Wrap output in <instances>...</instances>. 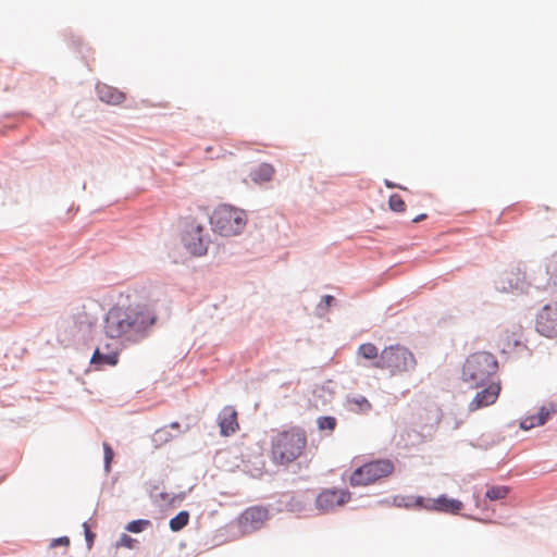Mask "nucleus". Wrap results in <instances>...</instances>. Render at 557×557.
I'll return each instance as SVG.
<instances>
[{"label": "nucleus", "mask_w": 557, "mask_h": 557, "mask_svg": "<svg viewBox=\"0 0 557 557\" xmlns=\"http://www.w3.org/2000/svg\"><path fill=\"white\" fill-rule=\"evenodd\" d=\"M157 320L148 306H114L106 314L103 331L113 339L138 343L144 339Z\"/></svg>", "instance_id": "f257e3e1"}, {"label": "nucleus", "mask_w": 557, "mask_h": 557, "mask_svg": "<svg viewBox=\"0 0 557 557\" xmlns=\"http://www.w3.org/2000/svg\"><path fill=\"white\" fill-rule=\"evenodd\" d=\"M307 445L306 431L299 426L273 430L270 437L269 458L275 466L288 467L305 454Z\"/></svg>", "instance_id": "f03ea898"}, {"label": "nucleus", "mask_w": 557, "mask_h": 557, "mask_svg": "<svg viewBox=\"0 0 557 557\" xmlns=\"http://www.w3.org/2000/svg\"><path fill=\"white\" fill-rule=\"evenodd\" d=\"M498 370V362L494 355L487 351L471 354L462 367L461 379L471 388L485 384Z\"/></svg>", "instance_id": "7ed1b4c3"}, {"label": "nucleus", "mask_w": 557, "mask_h": 557, "mask_svg": "<svg viewBox=\"0 0 557 557\" xmlns=\"http://www.w3.org/2000/svg\"><path fill=\"white\" fill-rule=\"evenodd\" d=\"M212 230L222 236L238 235L247 223L245 211L230 205L219 206L210 216Z\"/></svg>", "instance_id": "20e7f679"}, {"label": "nucleus", "mask_w": 557, "mask_h": 557, "mask_svg": "<svg viewBox=\"0 0 557 557\" xmlns=\"http://www.w3.org/2000/svg\"><path fill=\"white\" fill-rule=\"evenodd\" d=\"M416 363L414 356L410 350L395 345L385 347L372 366L376 369L387 370L391 375H397L412 370Z\"/></svg>", "instance_id": "39448f33"}, {"label": "nucleus", "mask_w": 557, "mask_h": 557, "mask_svg": "<svg viewBox=\"0 0 557 557\" xmlns=\"http://www.w3.org/2000/svg\"><path fill=\"white\" fill-rule=\"evenodd\" d=\"M395 466L389 459H376L355 469L349 476L352 487L368 486L393 474Z\"/></svg>", "instance_id": "423d86ee"}, {"label": "nucleus", "mask_w": 557, "mask_h": 557, "mask_svg": "<svg viewBox=\"0 0 557 557\" xmlns=\"http://www.w3.org/2000/svg\"><path fill=\"white\" fill-rule=\"evenodd\" d=\"M394 503L397 506L406 508L419 507L429 511H438L445 513H458L462 509V503L458 499L447 498L441 495L436 498L417 497H395Z\"/></svg>", "instance_id": "0eeeda50"}, {"label": "nucleus", "mask_w": 557, "mask_h": 557, "mask_svg": "<svg viewBox=\"0 0 557 557\" xmlns=\"http://www.w3.org/2000/svg\"><path fill=\"white\" fill-rule=\"evenodd\" d=\"M270 519V511L264 506H250L237 518V525L243 534H251L262 529Z\"/></svg>", "instance_id": "6e6552de"}, {"label": "nucleus", "mask_w": 557, "mask_h": 557, "mask_svg": "<svg viewBox=\"0 0 557 557\" xmlns=\"http://www.w3.org/2000/svg\"><path fill=\"white\" fill-rule=\"evenodd\" d=\"M350 492L347 490H325L317 497V507L324 511H330L336 507L343 506L350 499Z\"/></svg>", "instance_id": "1a4fd4ad"}, {"label": "nucleus", "mask_w": 557, "mask_h": 557, "mask_svg": "<svg viewBox=\"0 0 557 557\" xmlns=\"http://www.w3.org/2000/svg\"><path fill=\"white\" fill-rule=\"evenodd\" d=\"M536 330L546 337L557 336V306H545L536 319Z\"/></svg>", "instance_id": "9d476101"}, {"label": "nucleus", "mask_w": 557, "mask_h": 557, "mask_svg": "<svg viewBox=\"0 0 557 557\" xmlns=\"http://www.w3.org/2000/svg\"><path fill=\"white\" fill-rule=\"evenodd\" d=\"M500 389L499 383L488 384L485 388L475 394L473 399L469 403V410L475 411L495 404L499 397Z\"/></svg>", "instance_id": "9b49d317"}, {"label": "nucleus", "mask_w": 557, "mask_h": 557, "mask_svg": "<svg viewBox=\"0 0 557 557\" xmlns=\"http://www.w3.org/2000/svg\"><path fill=\"white\" fill-rule=\"evenodd\" d=\"M219 425L221 434L224 436H230L239 429L237 411L234 407L225 406L222 409L219 416Z\"/></svg>", "instance_id": "f8f14e48"}, {"label": "nucleus", "mask_w": 557, "mask_h": 557, "mask_svg": "<svg viewBox=\"0 0 557 557\" xmlns=\"http://www.w3.org/2000/svg\"><path fill=\"white\" fill-rule=\"evenodd\" d=\"M522 346V327L513 325L512 330H505L499 335V347L503 352H510Z\"/></svg>", "instance_id": "ddd939ff"}, {"label": "nucleus", "mask_w": 557, "mask_h": 557, "mask_svg": "<svg viewBox=\"0 0 557 557\" xmlns=\"http://www.w3.org/2000/svg\"><path fill=\"white\" fill-rule=\"evenodd\" d=\"M189 233L194 235L191 240L188 242V247L194 255L201 256L206 253L207 247L202 240L201 234L203 232V224L191 221L189 224Z\"/></svg>", "instance_id": "4468645a"}, {"label": "nucleus", "mask_w": 557, "mask_h": 557, "mask_svg": "<svg viewBox=\"0 0 557 557\" xmlns=\"http://www.w3.org/2000/svg\"><path fill=\"white\" fill-rule=\"evenodd\" d=\"M97 92L101 101L109 104H120L124 101L125 95L109 85H98Z\"/></svg>", "instance_id": "2eb2a0df"}, {"label": "nucleus", "mask_w": 557, "mask_h": 557, "mask_svg": "<svg viewBox=\"0 0 557 557\" xmlns=\"http://www.w3.org/2000/svg\"><path fill=\"white\" fill-rule=\"evenodd\" d=\"M91 363L95 364L97 368H102L106 366L113 367L119 361V354L117 351L111 350L108 352H102L99 348H97L94 351V355L91 357Z\"/></svg>", "instance_id": "dca6fc26"}, {"label": "nucleus", "mask_w": 557, "mask_h": 557, "mask_svg": "<svg viewBox=\"0 0 557 557\" xmlns=\"http://www.w3.org/2000/svg\"><path fill=\"white\" fill-rule=\"evenodd\" d=\"M274 168L269 163H262L250 173V177L255 183H265L272 180Z\"/></svg>", "instance_id": "f3484780"}, {"label": "nucleus", "mask_w": 557, "mask_h": 557, "mask_svg": "<svg viewBox=\"0 0 557 557\" xmlns=\"http://www.w3.org/2000/svg\"><path fill=\"white\" fill-rule=\"evenodd\" d=\"M349 409L356 413L368 412L372 409L371 403L364 396H355L347 399Z\"/></svg>", "instance_id": "a211bd4d"}, {"label": "nucleus", "mask_w": 557, "mask_h": 557, "mask_svg": "<svg viewBox=\"0 0 557 557\" xmlns=\"http://www.w3.org/2000/svg\"><path fill=\"white\" fill-rule=\"evenodd\" d=\"M358 355L368 360H377L380 358L377 347L372 343H364L358 347Z\"/></svg>", "instance_id": "6ab92c4d"}, {"label": "nucleus", "mask_w": 557, "mask_h": 557, "mask_svg": "<svg viewBox=\"0 0 557 557\" xmlns=\"http://www.w3.org/2000/svg\"><path fill=\"white\" fill-rule=\"evenodd\" d=\"M189 513L187 511H180L174 518L170 520V529L173 532H178L188 524Z\"/></svg>", "instance_id": "aec40b11"}, {"label": "nucleus", "mask_w": 557, "mask_h": 557, "mask_svg": "<svg viewBox=\"0 0 557 557\" xmlns=\"http://www.w3.org/2000/svg\"><path fill=\"white\" fill-rule=\"evenodd\" d=\"M554 413H557V403H550L547 406H543L537 412L536 423H539V425H543Z\"/></svg>", "instance_id": "412c9836"}, {"label": "nucleus", "mask_w": 557, "mask_h": 557, "mask_svg": "<svg viewBox=\"0 0 557 557\" xmlns=\"http://www.w3.org/2000/svg\"><path fill=\"white\" fill-rule=\"evenodd\" d=\"M509 493V488L507 486H490L486 490L485 496L490 500H498L505 498Z\"/></svg>", "instance_id": "4be33fe9"}, {"label": "nucleus", "mask_w": 557, "mask_h": 557, "mask_svg": "<svg viewBox=\"0 0 557 557\" xmlns=\"http://www.w3.org/2000/svg\"><path fill=\"white\" fill-rule=\"evenodd\" d=\"M317 424L320 431H334L337 424V421L334 417H320L317 420Z\"/></svg>", "instance_id": "5701e85b"}, {"label": "nucleus", "mask_w": 557, "mask_h": 557, "mask_svg": "<svg viewBox=\"0 0 557 557\" xmlns=\"http://www.w3.org/2000/svg\"><path fill=\"white\" fill-rule=\"evenodd\" d=\"M389 209L395 212H404L406 210V203L398 194H393L388 199Z\"/></svg>", "instance_id": "b1692460"}, {"label": "nucleus", "mask_w": 557, "mask_h": 557, "mask_svg": "<svg viewBox=\"0 0 557 557\" xmlns=\"http://www.w3.org/2000/svg\"><path fill=\"white\" fill-rule=\"evenodd\" d=\"M149 525H150V521L149 520H144V519L134 520V521H131L126 525V530L132 532V533H139V532H143Z\"/></svg>", "instance_id": "393cba45"}, {"label": "nucleus", "mask_w": 557, "mask_h": 557, "mask_svg": "<svg viewBox=\"0 0 557 557\" xmlns=\"http://www.w3.org/2000/svg\"><path fill=\"white\" fill-rule=\"evenodd\" d=\"M171 438V434L169 432L168 426L161 428L157 430L153 434V442L158 444L166 443Z\"/></svg>", "instance_id": "a878e982"}, {"label": "nucleus", "mask_w": 557, "mask_h": 557, "mask_svg": "<svg viewBox=\"0 0 557 557\" xmlns=\"http://www.w3.org/2000/svg\"><path fill=\"white\" fill-rule=\"evenodd\" d=\"M103 453H104V468H106L107 472H109L112 459L114 457V453L108 443H103Z\"/></svg>", "instance_id": "bb28decb"}, {"label": "nucleus", "mask_w": 557, "mask_h": 557, "mask_svg": "<svg viewBox=\"0 0 557 557\" xmlns=\"http://www.w3.org/2000/svg\"><path fill=\"white\" fill-rule=\"evenodd\" d=\"M137 543V541L133 537H131L129 535L127 534H122L119 542H117V546H122V547H126V548H134L135 547V544Z\"/></svg>", "instance_id": "cd10ccee"}, {"label": "nucleus", "mask_w": 557, "mask_h": 557, "mask_svg": "<svg viewBox=\"0 0 557 557\" xmlns=\"http://www.w3.org/2000/svg\"><path fill=\"white\" fill-rule=\"evenodd\" d=\"M536 418H537V414H533V416H529V417L524 418L520 423L521 428L524 430H529V429H532L535 426H540L539 423H536Z\"/></svg>", "instance_id": "c85d7f7f"}, {"label": "nucleus", "mask_w": 557, "mask_h": 557, "mask_svg": "<svg viewBox=\"0 0 557 557\" xmlns=\"http://www.w3.org/2000/svg\"><path fill=\"white\" fill-rule=\"evenodd\" d=\"M69 544H70V539L66 536H62V537L52 540L50 546L51 547H57L59 545L69 546Z\"/></svg>", "instance_id": "c756f323"}, {"label": "nucleus", "mask_w": 557, "mask_h": 557, "mask_svg": "<svg viewBox=\"0 0 557 557\" xmlns=\"http://www.w3.org/2000/svg\"><path fill=\"white\" fill-rule=\"evenodd\" d=\"M84 529H85V535H86V540L89 544V546L92 544L94 542V537H95V534L90 532L87 523H84Z\"/></svg>", "instance_id": "7c9ffc66"}, {"label": "nucleus", "mask_w": 557, "mask_h": 557, "mask_svg": "<svg viewBox=\"0 0 557 557\" xmlns=\"http://www.w3.org/2000/svg\"><path fill=\"white\" fill-rule=\"evenodd\" d=\"M334 300V297L331 296V295H326L323 297L322 301L325 304L326 307L331 306V304L333 302Z\"/></svg>", "instance_id": "2f4dec72"}, {"label": "nucleus", "mask_w": 557, "mask_h": 557, "mask_svg": "<svg viewBox=\"0 0 557 557\" xmlns=\"http://www.w3.org/2000/svg\"><path fill=\"white\" fill-rule=\"evenodd\" d=\"M169 428H170V429H173V430H176L177 432H181V425H180V423H178V422H173V423H171V424L168 426V429H169Z\"/></svg>", "instance_id": "473e14b6"}, {"label": "nucleus", "mask_w": 557, "mask_h": 557, "mask_svg": "<svg viewBox=\"0 0 557 557\" xmlns=\"http://www.w3.org/2000/svg\"><path fill=\"white\" fill-rule=\"evenodd\" d=\"M425 218H426V214H420V215L416 216V218L412 220V222L418 223V222H420V221L424 220Z\"/></svg>", "instance_id": "72a5a7b5"}, {"label": "nucleus", "mask_w": 557, "mask_h": 557, "mask_svg": "<svg viewBox=\"0 0 557 557\" xmlns=\"http://www.w3.org/2000/svg\"><path fill=\"white\" fill-rule=\"evenodd\" d=\"M203 210V216H207L208 215V211L206 209H202Z\"/></svg>", "instance_id": "f704fd0d"}, {"label": "nucleus", "mask_w": 557, "mask_h": 557, "mask_svg": "<svg viewBox=\"0 0 557 557\" xmlns=\"http://www.w3.org/2000/svg\"><path fill=\"white\" fill-rule=\"evenodd\" d=\"M386 185H387L388 187H393L392 183H388V182H387V183H386Z\"/></svg>", "instance_id": "c9c22d12"}]
</instances>
